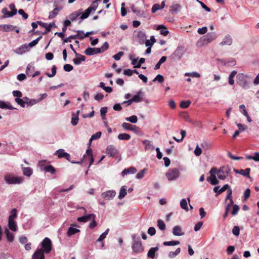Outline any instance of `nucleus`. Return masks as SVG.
<instances>
[{
	"mask_svg": "<svg viewBox=\"0 0 259 259\" xmlns=\"http://www.w3.org/2000/svg\"><path fill=\"white\" fill-rule=\"evenodd\" d=\"M132 238L133 240L132 248L133 252L136 253L142 252L144 247L140 237L137 234H134L132 235Z\"/></svg>",
	"mask_w": 259,
	"mask_h": 259,
	"instance_id": "obj_1",
	"label": "nucleus"
},
{
	"mask_svg": "<svg viewBox=\"0 0 259 259\" xmlns=\"http://www.w3.org/2000/svg\"><path fill=\"white\" fill-rule=\"evenodd\" d=\"M248 76L243 73H238L236 76L237 84L243 89L249 88V82L247 81Z\"/></svg>",
	"mask_w": 259,
	"mask_h": 259,
	"instance_id": "obj_2",
	"label": "nucleus"
},
{
	"mask_svg": "<svg viewBox=\"0 0 259 259\" xmlns=\"http://www.w3.org/2000/svg\"><path fill=\"white\" fill-rule=\"evenodd\" d=\"M186 51V50L184 47L179 46L174 53L170 56V58L171 59L174 60H179L182 58Z\"/></svg>",
	"mask_w": 259,
	"mask_h": 259,
	"instance_id": "obj_3",
	"label": "nucleus"
},
{
	"mask_svg": "<svg viewBox=\"0 0 259 259\" xmlns=\"http://www.w3.org/2000/svg\"><path fill=\"white\" fill-rule=\"evenodd\" d=\"M9 8L12 10L11 12L8 11L7 8H3L2 10V13L4 15L2 16L3 18H6L12 17L16 15L17 13V10L15 8V5L14 4H10L9 6Z\"/></svg>",
	"mask_w": 259,
	"mask_h": 259,
	"instance_id": "obj_4",
	"label": "nucleus"
},
{
	"mask_svg": "<svg viewBox=\"0 0 259 259\" xmlns=\"http://www.w3.org/2000/svg\"><path fill=\"white\" fill-rule=\"evenodd\" d=\"M98 6V2L97 0L94 1L91 6L85 10V12L81 15L80 19L84 20L87 18L92 12H95Z\"/></svg>",
	"mask_w": 259,
	"mask_h": 259,
	"instance_id": "obj_5",
	"label": "nucleus"
},
{
	"mask_svg": "<svg viewBox=\"0 0 259 259\" xmlns=\"http://www.w3.org/2000/svg\"><path fill=\"white\" fill-rule=\"evenodd\" d=\"M180 172L179 170L176 168H170L165 174V176L169 181L176 180L179 178Z\"/></svg>",
	"mask_w": 259,
	"mask_h": 259,
	"instance_id": "obj_6",
	"label": "nucleus"
},
{
	"mask_svg": "<svg viewBox=\"0 0 259 259\" xmlns=\"http://www.w3.org/2000/svg\"><path fill=\"white\" fill-rule=\"evenodd\" d=\"M41 246L43 252L50 253L52 249V243L51 239L48 237H45L41 242Z\"/></svg>",
	"mask_w": 259,
	"mask_h": 259,
	"instance_id": "obj_7",
	"label": "nucleus"
},
{
	"mask_svg": "<svg viewBox=\"0 0 259 259\" xmlns=\"http://www.w3.org/2000/svg\"><path fill=\"white\" fill-rule=\"evenodd\" d=\"M5 180L8 184H20L23 181V178L20 177H13L10 175L5 176Z\"/></svg>",
	"mask_w": 259,
	"mask_h": 259,
	"instance_id": "obj_8",
	"label": "nucleus"
},
{
	"mask_svg": "<svg viewBox=\"0 0 259 259\" xmlns=\"http://www.w3.org/2000/svg\"><path fill=\"white\" fill-rule=\"evenodd\" d=\"M231 172V168L228 166H223L217 171V176L219 179L225 180Z\"/></svg>",
	"mask_w": 259,
	"mask_h": 259,
	"instance_id": "obj_9",
	"label": "nucleus"
},
{
	"mask_svg": "<svg viewBox=\"0 0 259 259\" xmlns=\"http://www.w3.org/2000/svg\"><path fill=\"white\" fill-rule=\"evenodd\" d=\"M116 194V193L115 190H108L103 192L101 194V197L105 200H110L114 198Z\"/></svg>",
	"mask_w": 259,
	"mask_h": 259,
	"instance_id": "obj_10",
	"label": "nucleus"
},
{
	"mask_svg": "<svg viewBox=\"0 0 259 259\" xmlns=\"http://www.w3.org/2000/svg\"><path fill=\"white\" fill-rule=\"evenodd\" d=\"M106 154L110 157H114L118 154V150L112 145H108L106 149Z\"/></svg>",
	"mask_w": 259,
	"mask_h": 259,
	"instance_id": "obj_11",
	"label": "nucleus"
},
{
	"mask_svg": "<svg viewBox=\"0 0 259 259\" xmlns=\"http://www.w3.org/2000/svg\"><path fill=\"white\" fill-rule=\"evenodd\" d=\"M55 155H58V157L59 158H65L67 160L70 161V155L69 153L65 152L64 150L60 149L56 151Z\"/></svg>",
	"mask_w": 259,
	"mask_h": 259,
	"instance_id": "obj_12",
	"label": "nucleus"
},
{
	"mask_svg": "<svg viewBox=\"0 0 259 259\" xmlns=\"http://www.w3.org/2000/svg\"><path fill=\"white\" fill-rule=\"evenodd\" d=\"M85 55L88 56H92L101 53V51L99 48H88L84 51Z\"/></svg>",
	"mask_w": 259,
	"mask_h": 259,
	"instance_id": "obj_13",
	"label": "nucleus"
},
{
	"mask_svg": "<svg viewBox=\"0 0 259 259\" xmlns=\"http://www.w3.org/2000/svg\"><path fill=\"white\" fill-rule=\"evenodd\" d=\"M232 42L233 39L232 37L230 35H227L224 37L220 45L222 46H231L232 44Z\"/></svg>",
	"mask_w": 259,
	"mask_h": 259,
	"instance_id": "obj_14",
	"label": "nucleus"
},
{
	"mask_svg": "<svg viewBox=\"0 0 259 259\" xmlns=\"http://www.w3.org/2000/svg\"><path fill=\"white\" fill-rule=\"evenodd\" d=\"M32 259H45L42 249H37L32 256Z\"/></svg>",
	"mask_w": 259,
	"mask_h": 259,
	"instance_id": "obj_15",
	"label": "nucleus"
},
{
	"mask_svg": "<svg viewBox=\"0 0 259 259\" xmlns=\"http://www.w3.org/2000/svg\"><path fill=\"white\" fill-rule=\"evenodd\" d=\"M216 38V34L214 32L208 33L206 35L204 36V42H210L212 40H214Z\"/></svg>",
	"mask_w": 259,
	"mask_h": 259,
	"instance_id": "obj_16",
	"label": "nucleus"
},
{
	"mask_svg": "<svg viewBox=\"0 0 259 259\" xmlns=\"http://www.w3.org/2000/svg\"><path fill=\"white\" fill-rule=\"evenodd\" d=\"M82 9H79V10L78 11H74L73 12V13H71L69 15V19L72 21H75L77 18V17H78L79 16H81V15L82 14Z\"/></svg>",
	"mask_w": 259,
	"mask_h": 259,
	"instance_id": "obj_17",
	"label": "nucleus"
},
{
	"mask_svg": "<svg viewBox=\"0 0 259 259\" xmlns=\"http://www.w3.org/2000/svg\"><path fill=\"white\" fill-rule=\"evenodd\" d=\"M182 7L179 4H173L169 9V12L172 14H177L180 11Z\"/></svg>",
	"mask_w": 259,
	"mask_h": 259,
	"instance_id": "obj_18",
	"label": "nucleus"
},
{
	"mask_svg": "<svg viewBox=\"0 0 259 259\" xmlns=\"http://www.w3.org/2000/svg\"><path fill=\"white\" fill-rule=\"evenodd\" d=\"M9 229L12 231L15 232L18 230V227L16 222L14 220H8Z\"/></svg>",
	"mask_w": 259,
	"mask_h": 259,
	"instance_id": "obj_19",
	"label": "nucleus"
},
{
	"mask_svg": "<svg viewBox=\"0 0 259 259\" xmlns=\"http://www.w3.org/2000/svg\"><path fill=\"white\" fill-rule=\"evenodd\" d=\"M237 127H238V130L236 131L233 135V138H235L237 136H238L240 133L241 131H244L246 130L247 128L246 126L244 125L241 123H237L236 124Z\"/></svg>",
	"mask_w": 259,
	"mask_h": 259,
	"instance_id": "obj_20",
	"label": "nucleus"
},
{
	"mask_svg": "<svg viewBox=\"0 0 259 259\" xmlns=\"http://www.w3.org/2000/svg\"><path fill=\"white\" fill-rule=\"evenodd\" d=\"M75 56L76 57V58L73 60V62L75 65H79L81 61H84L85 60V56L78 53H76Z\"/></svg>",
	"mask_w": 259,
	"mask_h": 259,
	"instance_id": "obj_21",
	"label": "nucleus"
},
{
	"mask_svg": "<svg viewBox=\"0 0 259 259\" xmlns=\"http://www.w3.org/2000/svg\"><path fill=\"white\" fill-rule=\"evenodd\" d=\"M234 171H235V173L236 174H239L243 176H245V177H247L248 178L249 177V172H250V169L249 168H246L245 169H234Z\"/></svg>",
	"mask_w": 259,
	"mask_h": 259,
	"instance_id": "obj_22",
	"label": "nucleus"
},
{
	"mask_svg": "<svg viewBox=\"0 0 259 259\" xmlns=\"http://www.w3.org/2000/svg\"><path fill=\"white\" fill-rule=\"evenodd\" d=\"M229 188V186L228 184L225 185L222 188L219 189V186H215L213 188V191L215 193H218L216 194V196H218L219 194L223 193V192L227 190Z\"/></svg>",
	"mask_w": 259,
	"mask_h": 259,
	"instance_id": "obj_23",
	"label": "nucleus"
},
{
	"mask_svg": "<svg viewBox=\"0 0 259 259\" xmlns=\"http://www.w3.org/2000/svg\"><path fill=\"white\" fill-rule=\"evenodd\" d=\"M16 28V26L10 24H2L0 25V28L5 32L13 31Z\"/></svg>",
	"mask_w": 259,
	"mask_h": 259,
	"instance_id": "obj_24",
	"label": "nucleus"
},
{
	"mask_svg": "<svg viewBox=\"0 0 259 259\" xmlns=\"http://www.w3.org/2000/svg\"><path fill=\"white\" fill-rule=\"evenodd\" d=\"M80 111L77 110L76 113H72V118H71V124L75 126L76 125L78 122V115L79 114Z\"/></svg>",
	"mask_w": 259,
	"mask_h": 259,
	"instance_id": "obj_25",
	"label": "nucleus"
},
{
	"mask_svg": "<svg viewBox=\"0 0 259 259\" xmlns=\"http://www.w3.org/2000/svg\"><path fill=\"white\" fill-rule=\"evenodd\" d=\"M137 38H138V42L142 45L144 43L146 39L145 33L141 31H140L137 33Z\"/></svg>",
	"mask_w": 259,
	"mask_h": 259,
	"instance_id": "obj_26",
	"label": "nucleus"
},
{
	"mask_svg": "<svg viewBox=\"0 0 259 259\" xmlns=\"http://www.w3.org/2000/svg\"><path fill=\"white\" fill-rule=\"evenodd\" d=\"M92 217H96V215L94 213L90 214L85 216H82L79 217L77 219V220L79 222L85 223L91 220Z\"/></svg>",
	"mask_w": 259,
	"mask_h": 259,
	"instance_id": "obj_27",
	"label": "nucleus"
},
{
	"mask_svg": "<svg viewBox=\"0 0 259 259\" xmlns=\"http://www.w3.org/2000/svg\"><path fill=\"white\" fill-rule=\"evenodd\" d=\"M37 23L38 24H39L41 26L45 28L47 32L50 31L53 26H55L54 23L47 24V23L42 22L41 21H37Z\"/></svg>",
	"mask_w": 259,
	"mask_h": 259,
	"instance_id": "obj_28",
	"label": "nucleus"
},
{
	"mask_svg": "<svg viewBox=\"0 0 259 259\" xmlns=\"http://www.w3.org/2000/svg\"><path fill=\"white\" fill-rule=\"evenodd\" d=\"M28 50L29 49L28 48L27 44H24L21 46L19 48L17 49L15 51V52L18 54H23Z\"/></svg>",
	"mask_w": 259,
	"mask_h": 259,
	"instance_id": "obj_29",
	"label": "nucleus"
},
{
	"mask_svg": "<svg viewBox=\"0 0 259 259\" xmlns=\"http://www.w3.org/2000/svg\"><path fill=\"white\" fill-rule=\"evenodd\" d=\"M172 233L175 236H182L184 233L182 232V228L179 226H176L173 228Z\"/></svg>",
	"mask_w": 259,
	"mask_h": 259,
	"instance_id": "obj_30",
	"label": "nucleus"
},
{
	"mask_svg": "<svg viewBox=\"0 0 259 259\" xmlns=\"http://www.w3.org/2000/svg\"><path fill=\"white\" fill-rule=\"evenodd\" d=\"M5 234L6 235L7 240L10 242H12L14 239V235L13 233L10 232L9 229L6 228L5 229Z\"/></svg>",
	"mask_w": 259,
	"mask_h": 259,
	"instance_id": "obj_31",
	"label": "nucleus"
},
{
	"mask_svg": "<svg viewBox=\"0 0 259 259\" xmlns=\"http://www.w3.org/2000/svg\"><path fill=\"white\" fill-rule=\"evenodd\" d=\"M122 127L125 130H130L131 131H134L137 128L136 125H132L127 122H123L122 124Z\"/></svg>",
	"mask_w": 259,
	"mask_h": 259,
	"instance_id": "obj_32",
	"label": "nucleus"
},
{
	"mask_svg": "<svg viewBox=\"0 0 259 259\" xmlns=\"http://www.w3.org/2000/svg\"><path fill=\"white\" fill-rule=\"evenodd\" d=\"M137 172V169L134 167H131L128 168H125L122 172L121 175L122 177L128 174H134Z\"/></svg>",
	"mask_w": 259,
	"mask_h": 259,
	"instance_id": "obj_33",
	"label": "nucleus"
},
{
	"mask_svg": "<svg viewBox=\"0 0 259 259\" xmlns=\"http://www.w3.org/2000/svg\"><path fill=\"white\" fill-rule=\"evenodd\" d=\"M86 154L87 155H86V159L88 158L90 160V165L89 166V167L94 161V159L92 155V150L91 149H87L86 151Z\"/></svg>",
	"mask_w": 259,
	"mask_h": 259,
	"instance_id": "obj_34",
	"label": "nucleus"
},
{
	"mask_svg": "<svg viewBox=\"0 0 259 259\" xmlns=\"http://www.w3.org/2000/svg\"><path fill=\"white\" fill-rule=\"evenodd\" d=\"M143 144L145 146L146 150H153L154 147L152 144V143L148 140H145L142 141Z\"/></svg>",
	"mask_w": 259,
	"mask_h": 259,
	"instance_id": "obj_35",
	"label": "nucleus"
},
{
	"mask_svg": "<svg viewBox=\"0 0 259 259\" xmlns=\"http://www.w3.org/2000/svg\"><path fill=\"white\" fill-rule=\"evenodd\" d=\"M158 249L159 247L158 246L151 248L148 252L147 256L151 258H154L155 257V253Z\"/></svg>",
	"mask_w": 259,
	"mask_h": 259,
	"instance_id": "obj_36",
	"label": "nucleus"
},
{
	"mask_svg": "<svg viewBox=\"0 0 259 259\" xmlns=\"http://www.w3.org/2000/svg\"><path fill=\"white\" fill-rule=\"evenodd\" d=\"M127 194V190H126V187L125 186H123L121 187L120 191L119 194L118 195V199H123Z\"/></svg>",
	"mask_w": 259,
	"mask_h": 259,
	"instance_id": "obj_37",
	"label": "nucleus"
},
{
	"mask_svg": "<svg viewBox=\"0 0 259 259\" xmlns=\"http://www.w3.org/2000/svg\"><path fill=\"white\" fill-rule=\"evenodd\" d=\"M157 30H161L160 33L164 36L168 35L169 31L167 30L166 27L163 25H159L157 27Z\"/></svg>",
	"mask_w": 259,
	"mask_h": 259,
	"instance_id": "obj_38",
	"label": "nucleus"
},
{
	"mask_svg": "<svg viewBox=\"0 0 259 259\" xmlns=\"http://www.w3.org/2000/svg\"><path fill=\"white\" fill-rule=\"evenodd\" d=\"M31 68H32V69H34V67H32L31 65H30V64H28L27 67V68H26V74L28 75L32 76L33 77H35L36 76H37V75L40 74V72L39 71H37L34 74H31L30 73V71Z\"/></svg>",
	"mask_w": 259,
	"mask_h": 259,
	"instance_id": "obj_39",
	"label": "nucleus"
},
{
	"mask_svg": "<svg viewBox=\"0 0 259 259\" xmlns=\"http://www.w3.org/2000/svg\"><path fill=\"white\" fill-rule=\"evenodd\" d=\"M109 231V229H107L106 231L103 232L99 237L97 240L98 242H102V246L103 247L104 246V244L103 242V240L106 237L108 232Z\"/></svg>",
	"mask_w": 259,
	"mask_h": 259,
	"instance_id": "obj_40",
	"label": "nucleus"
},
{
	"mask_svg": "<svg viewBox=\"0 0 259 259\" xmlns=\"http://www.w3.org/2000/svg\"><path fill=\"white\" fill-rule=\"evenodd\" d=\"M22 168L24 176L29 177L32 174V169L30 167H24L22 165Z\"/></svg>",
	"mask_w": 259,
	"mask_h": 259,
	"instance_id": "obj_41",
	"label": "nucleus"
},
{
	"mask_svg": "<svg viewBox=\"0 0 259 259\" xmlns=\"http://www.w3.org/2000/svg\"><path fill=\"white\" fill-rule=\"evenodd\" d=\"M61 9L60 8H56L52 11L50 12L49 15V19H51L55 17L58 14Z\"/></svg>",
	"mask_w": 259,
	"mask_h": 259,
	"instance_id": "obj_42",
	"label": "nucleus"
},
{
	"mask_svg": "<svg viewBox=\"0 0 259 259\" xmlns=\"http://www.w3.org/2000/svg\"><path fill=\"white\" fill-rule=\"evenodd\" d=\"M142 91H140L138 93L135 95L132 99L134 102L139 103L142 101V97H141Z\"/></svg>",
	"mask_w": 259,
	"mask_h": 259,
	"instance_id": "obj_43",
	"label": "nucleus"
},
{
	"mask_svg": "<svg viewBox=\"0 0 259 259\" xmlns=\"http://www.w3.org/2000/svg\"><path fill=\"white\" fill-rule=\"evenodd\" d=\"M207 181H210V183L212 185H215L219 184V181L217 179L214 175L211 174L209 178H207Z\"/></svg>",
	"mask_w": 259,
	"mask_h": 259,
	"instance_id": "obj_44",
	"label": "nucleus"
},
{
	"mask_svg": "<svg viewBox=\"0 0 259 259\" xmlns=\"http://www.w3.org/2000/svg\"><path fill=\"white\" fill-rule=\"evenodd\" d=\"M79 232H80V230L79 229L73 228L72 227H70L68 228V230L67 231V236L70 237L71 235H74Z\"/></svg>",
	"mask_w": 259,
	"mask_h": 259,
	"instance_id": "obj_45",
	"label": "nucleus"
},
{
	"mask_svg": "<svg viewBox=\"0 0 259 259\" xmlns=\"http://www.w3.org/2000/svg\"><path fill=\"white\" fill-rule=\"evenodd\" d=\"M167 58L166 56H162L160 59L159 60V61L158 62V63L156 64V65L154 67V69L155 70H157L158 69L160 68V66L161 65V64L163 63L164 62H165Z\"/></svg>",
	"mask_w": 259,
	"mask_h": 259,
	"instance_id": "obj_46",
	"label": "nucleus"
},
{
	"mask_svg": "<svg viewBox=\"0 0 259 259\" xmlns=\"http://www.w3.org/2000/svg\"><path fill=\"white\" fill-rule=\"evenodd\" d=\"M117 137L120 140H128L131 139V136L126 133L120 134Z\"/></svg>",
	"mask_w": 259,
	"mask_h": 259,
	"instance_id": "obj_47",
	"label": "nucleus"
},
{
	"mask_svg": "<svg viewBox=\"0 0 259 259\" xmlns=\"http://www.w3.org/2000/svg\"><path fill=\"white\" fill-rule=\"evenodd\" d=\"M77 34L74 35L76 37V39H82L85 37V33L82 30H77Z\"/></svg>",
	"mask_w": 259,
	"mask_h": 259,
	"instance_id": "obj_48",
	"label": "nucleus"
},
{
	"mask_svg": "<svg viewBox=\"0 0 259 259\" xmlns=\"http://www.w3.org/2000/svg\"><path fill=\"white\" fill-rule=\"evenodd\" d=\"M42 38L41 36H39L36 39L33 40V41H32L31 42H30V43H29L28 45H27V46H28V49H29V48H32L34 46H35V45H36L39 40Z\"/></svg>",
	"mask_w": 259,
	"mask_h": 259,
	"instance_id": "obj_49",
	"label": "nucleus"
},
{
	"mask_svg": "<svg viewBox=\"0 0 259 259\" xmlns=\"http://www.w3.org/2000/svg\"><path fill=\"white\" fill-rule=\"evenodd\" d=\"M157 226L158 228L161 231H164L165 230V224H164V222L161 220L159 219L157 221Z\"/></svg>",
	"mask_w": 259,
	"mask_h": 259,
	"instance_id": "obj_50",
	"label": "nucleus"
},
{
	"mask_svg": "<svg viewBox=\"0 0 259 259\" xmlns=\"http://www.w3.org/2000/svg\"><path fill=\"white\" fill-rule=\"evenodd\" d=\"M17 217V210L16 208H13L10 212V214L9 217V219L14 220Z\"/></svg>",
	"mask_w": 259,
	"mask_h": 259,
	"instance_id": "obj_51",
	"label": "nucleus"
},
{
	"mask_svg": "<svg viewBox=\"0 0 259 259\" xmlns=\"http://www.w3.org/2000/svg\"><path fill=\"white\" fill-rule=\"evenodd\" d=\"M125 119L127 121L131 122L133 123H136L138 121V118L136 115H132L130 117H126Z\"/></svg>",
	"mask_w": 259,
	"mask_h": 259,
	"instance_id": "obj_52",
	"label": "nucleus"
},
{
	"mask_svg": "<svg viewBox=\"0 0 259 259\" xmlns=\"http://www.w3.org/2000/svg\"><path fill=\"white\" fill-rule=\"evenodd\" d=\"M101 132H98L96 134L93 135L90 139V144L92 142V141L99 139L101 137Z\"/></svg>",
	"mask_w": 259,
	"mask_h": 259,
	"instance_id": "obj_53",
	"label": "nucleus"
},
{
	"mask_svg": "<svg viewBox=\"0 0 259 259\" xmlns=\"http://www.w3.org/2000/svg\"><path fill=\"white\" fill-rule=\"evenodd\" d=\"M248 159H253L255 161H259V152H255L254 156L248 155L247 156Z\"/></svg>",
	"mask_w": 259,
	"mask_h": 259,
	"instance_id": "obj_54",
	"label": "nucleus"
},
{
	"mask_svg": "<svg viewBox=\"0 0 259 259\" xmlns=\"http://www.w3.org/2000/svg\"><path fill=\"white\" fill-rule=\"evenodd\" d=\"M134 13L138 16L143 17L144 18L146 17V13L144 11L141 10L139 9H137L136 10L134 11Z\"/></svg>",
	"mask_w": 259,
	"mask_h": 259,
	"instance_id": "obj_55",
	"label": "nucleus"
},
{
	"mask_svg": "<svg viewBox=\"0 0 259 259\" xmlns=\"http://www.w3.org/2000/svg\"><path fill=\"white\" fill-rule=\"evenodd\" d=\"M181 251V248L180 247L177 248V249L175 251H171L168 254V256L170 258H173L177 256L178 254L180 253Z\"/></svg>",
	"mask_w": 259,
	"mask_h": 259,
	"instance_id": "obj_56",
	"label": "nucleus"
},
{
	"mask_svg": "<svg viewBox=\"0 0 259 259\" xmlns=\"http://www.w3.org/2000/svg\"><path fill=\"white\" fill-rule=\"evenodd\" d=\"M227 190H228V191H227L228 194L225 198L226 202H227L228 200H229V201H231V200H233L232 196V189L229 187V188Z\"/></svg>",
	"mask_w": 259,
	"mask_h": 259,
	"instance_id": "obj_57",
	"label": "nucleus"
},
{
	"mask_svg": "<svg viewBox=\"0 0 259 259\" xmlns=\"http://www.w3.org/2000/svg\"><path fill=\"white\" fill-rule=\"evenodd\" d=\"M180 206L182 209H184L186 211L188 210V207L187 206V202L185 199H182L181 200Z\"/></svg>",
	"mask_w": 259,
	"mask_h": 259,
	"instance_id": "obj_58",
	"label": "nucleus"
},
{
	"mask_svg": "<svg viewBox=\"0 0 259 259\" xmlns=\"http://www.w3.org/2000/svg\"><path fill=\"white\" fill-rule=\"evenodd\" d=\"M186 76H190L192 77L199 78L200 77V74L197 72H187L185 74Z\"/></svg>",
	"mask_w": 259,
	"mask_h": 259,
	"instance_id": "obj_59",
	"label": "nucleus"
},
{
	"mask_svg": "<svg viewBox=\"0 0 259 259\" xmlns=\"http://www.w3.org/2000/svg\"><path fill=\"white\" fill-rule=\"evenodd\" d=\"M44 170L46 172H50L52 174H54L56 172L55 169L51 165L47 166Z\"/></svg>",
	"mask_w": 259,
	"mask_h": 259,
	"instance_id": "obj_60",
	"label": "nucleus"
},
{
	"mask_svg": "<svg viewBox=\"0 0 259 259\" xmlns=\"http://www.w3.org/2000/svg\"><path fill=\"white\" fill-rule=\"evenodd\" d=\"M240 209L239 206L237 204H233V209L231 211V214L232 215H236Z\"/></svg>",
	"mask_w": 259,
	"mask_h": 259,
	"instance_id": "obj_61",
	"label": "nucleus"
},
{
	"mask_svg": "<svg viewBox=\"0 0 259 259\" xmlns=\"http://www.w3.org/2000/svg\"><path fill=\"white\" fill-rule=\"evenodd\" d=\"M15 101L19 105L21 106L22 107H24L26 103V101H24L23 99L21 98H16L15 99Z\"/></svg>",
	"mask_w": 259,
	"mask_h": 259,
	"instance_id": "obj_62",
	"label": "nucleus"
},
{
	"mask_svg": "<svg viewBox=\"0 0 259 259\" xmlns=\"http://www.w3.org/2000/svg\"><path fill=\"white\" fill-rule=\"evenodd\" d=\"M191 104V102L190 101H183L180 103V107L182 108H188Z\"/></svg>",
	"mask_w": 259,
	"mask_h": 259,
	"instance_id": "obj_63",
	"label": "nucleus"
},
{
	"mask_svg": "<svg viewBox=\"0 0 259 259\" xmlns=\"http://www.w3.org/2000/svg\"><path fill=\"white\" fill-rule=\"evenodd\" d=\"M146 171V168H144V169H142V170H141L139 172H138L136 175V178L137 179H142L144 177V175L145 174Z\"/></svg>",
	"mask_w": 259,
	"mask_h": 259,
	"instance_id": "obj_64",
	"label": "nucleus"
}]
</instances>
